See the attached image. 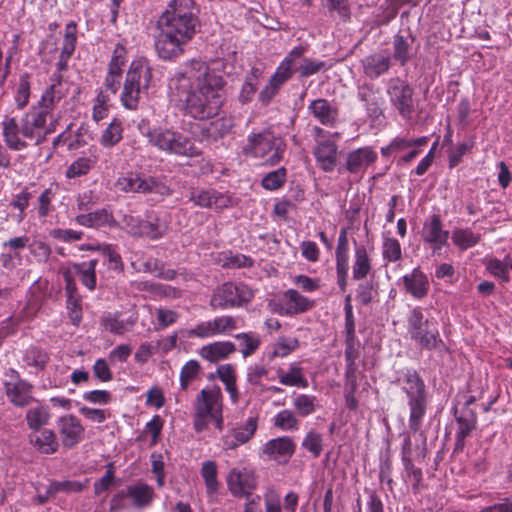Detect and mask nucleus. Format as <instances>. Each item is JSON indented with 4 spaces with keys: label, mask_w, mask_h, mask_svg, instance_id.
I'll return each mask as SVG.
<instances>
[{
    "label": "nucleus",
    "mask_w": 512,
    "mask_h": 512,
    "mask_svg": "<svg viewBox=\"0 0 512 512\" xmlns=\"http://www.w3.org/2000/svg\"><path fill=\"white\" fill-rule=\"evenodd\" d=\"M223 77L205 62L193 61L169 82L170 96L183 103L188 115L206 120L218 115L224 101Z\"/></svg>",
    "instance_id": "nucleus-1"
},
{
    "label": "nucleus",
    "mask_w": 512,
    "mask_h": 512,
    "mask_svg": "<svg viewBox=\"0 0 512 512\" xmlns=\"http://www.w3.org/2000/svg\"><path fill=\"white\" fill-rule=\"evenodd\" d=\"M198 16L193 0H171L156 23L154 46L163 60L183 55L185 46L196 34Z\"/></svg>",
    "instance_id": "nucleus-2"
},
{
    "label": "nucleus",
    "mask_w": 512,
    "mask_h": 512,
    "mask_svg": "<svg viewBox=\"0 0 512 512\" xmlns=\"http://www.w3.org/2000/svg\"><path fill=\"white\" fill-rule=\"evenodd\" d=\"M140 129H142L141 126ZM141 132L151 146L165 154L194 158L202 153L199 141L190 133L163 126L147 128L146 131L141 130Z\"/></svg>",
    "instance_id": "nucleus-3"
},
{
    "label": "nucleus",
    "mask_w": 512,
    "mask_h": 512,
    "mask_svg": "<svg viewBox=\"0 0 512 512\" xmlns=\"http://www.w3.org/2000/svg\"><path fill=\"white\" fill-rule=\"evenodd\" d=\"M154 87L153 68L148 59L138 57L132 60L126 72L120 102L127 110H136L140 101Z\"/></svg>",
    "instance_id": "nucleus-4"
},
{
    "label": "nucleus",
    "mask_w": 512,
    "mask_h": 512,
    "mask_svg": "<svg viewBox=\"0 0 512 512\" xmlns=\"http://www.w3.org/2000/svg\"><path fill=\"white\" fill-rule=\"evenodd\" d=\"M193 409L195 432L206 431L210 424H213L219 431L223 430V395L219 386L211 385L203 388L194 399Z\"/></svg>",
    "instance_id": "nucleus-5"
},
{
    "label": "nucleus",
    "mask_w": 512,
    "mask_h": 512,
    "mask_svg": "<svg viewBox=\"0 0 512 512\" xmlns=\"http://www.w3.org/2000/svg\"><path fill=\"white\" fill-rule=\"evenodd\" d=\"M285 150V140L268 129L250 133L243 146L245 156L257 159L261 164L269 166L278 164L282 160Z\"/></svg>",
    "instance_id": "nucleus-6"
},
{
    "label": "nucleus",
    "mask_w": 512,
    "mask_h": 512,
    "mask_svg": "<svg viewBox=\"0 0 512 512\" xmlns=\"http://www.w3.org/2000/svg\"><path fill=\"white\" fill-rule=\"evenodd\" d=\"M402 389L408 397L409 427L413 432H418L427 407L425 384L416 371L409 370L405 374Z\"/></svg>",
    "instance_id": "nucleus-7"
},
{
    "label": "nucleus",
    "mask_w": 512,
    "mask_h": 512,
    "mask_svg": "<svg viewBox=\"0 0 512 512\" xmlns=\"http://www.w3.org/2000/svg\"><path fill=\"white\" fill-rule=\"evenodd\" d=\"M408 332L422 348L428 350L438 349L443 345L437 322L424 319L420 308H414L408 316Z\"/></svg>",
    "instance_id": "nucleus-8"
},
{
    "label": "nucleus",
    "mask_w": 512,
    "mask_h": 512,
    "mask_svg": "<svg viewBox=\"0 0 512 512\" xmlns=\"http://www.w3.org/2000/svg\"><path fill=\"white\" fill-rule=\"evenodd\" d=\"M253 297V290L249 286L226 282L213 290L209 304L212 310H226L241 307Z\"/></svg>",
    "instance_id": "nucleus-9"
},
{
    "label": "nucleus",
    "mask_w": 512,
    "mask_h": 512,
    "mask_svg": "<svg viewBox=\"0 0 512 512\" xmlns=\"http://www.w3.org/2000/svg\"><path fill=\"white\" fill-rule=\"evenodd\" d=\"M22 137L41 144L48 134L55 130L56 120H52L39 107L32 106L22 118Z\"/></svg>",
    "instance_id": "nucleus-10"
},
{
    "label": "nucleus",
    "mask_w": 512,
    "mask_h": 512,
    "mask_svg": "<svg viewBox=\"0 0 512 512\" xmlns=\"http://www.w3.org/2000/svg\"><path fill=\"white\" fill-rule=\"evenodd\" d=\"M386 93L391 105L401 117L410 119L415 111L413 89L410 85L398 77L391 78L387 83Z\"/></svg>",
    "instance_id": "nucleus-11"
},
{
    "label": "nucleus",
    "mask_w": 512,
    "mask_h": 512,
    "mask_svg": "<svg viewBox=\"0 0 512 512\" xmlns=\"http://www.w3.org/2000/svg\"><path fill=\"white\" fill-rule=\"evenodd\" d=\"M237 328V318L231 315H222L198 323L194 328L187 331V336L206 339L219 335H228Z\"/></svg>",
    "instance_id": "nucleus-12"
},
{
    "label": "nucleus",
    "mask_w": 512,
    "mask_h": 512,
    "mask_svg": "<svg viewBox=\"0 0 512 512\" xmlns=\"http://www.w3.org/2000/svg\"><path fill=\"white\" fill-rule=\"evenodd\" d=\"M50 80V85L43 91L35 106L39 107L50 119L57 121L54 117V111L68 95L69 87L63 82V77L60 74H53Z\"/></svg>",
    "instance_id": "nucleus-13"
},
{
    "label": "nucleus",
    "mask_w": 512,
    "mask_h": 512,
    "mask_svg": "<svg viewBox=\"0 0 512 512\" xmlns=\"http://www.w3.org/2000/svg\"><path fill=\"white\" fill-rule=\"evenodd\" d=\"M57 431L63 447L71 449L84 439L85 428L81 420L73 414L60 416L56 421Z\"/></svg>",
    "instance_id": "nucleus-14"
},
{
    "label": "nucleus",
    "mask_w": 512,
    "mask_h": 512,
    "mask_svg": "<svg viewBox=\"0 0 512 512\" xmlns=\"http://www.w3.org/2000/svg\"><path fill=\"white\" fill-rule=\"evenodd\" d=\"M227 486L230 493L235 497L253 495L252 491L257 486L254 471L247 467L233 468L227 476Z\"/></svg>",
    "instance_id": "nucleus-15"
},
{
    "label": "nucleus",
    "mask_w": 512,
    "mask_h": 512,
    "mask_svg": "<svg viewBox=\"0 0 512 512\" xmlns=\"http://www.w3.org/2000/svg\"><path fill=\"white\" fill-rule=\"evenodd\" d=\"M161 183L154 177H146L136 172L121 175L115 187L125 193H150L157 191Z\"/></svg>",
    "instance_id": "nucleus-16"
},
{
    "label": "nucleus",
    "mask_w": 512,
    "mask_h": 512,
    "mask_svg": "<svg viewBox=\"0 0 512 512\" xmlns=\"http://www.w3.org/2000/svg\"><path fill=\"white\" fill-rule=\"evenodd\" d=\"M421 238L430 245L433 253H438L447 244L449 232L443 229V222L438 214H433L424 221Z\"/></svg>",
    "instance_id": "nucleus-17"
},
{
    "label": "nucleus",
    "mask_w": 512,
    "mask_h": 512,
    "mask_svg": "<svg viewBox=\"0 0 512 512\" xmlns=\"http://www.w3.org/2000/svg\"><path fill=\"white\" fill-rule=\"evenodd\" d=\"M313 305L312 300L301 295L297 290L288 289L282 296V304L278 308L274 307L273 311L283 316H292L310 310Z\"/></svg>",
    "instance_id": "nucleus-18"
},
{
    "label": "nucleus",
    "mask_w": 512,
    "mask_h": 512,
    "mask_svg": "<svg viewBox=\"0 0 512 512\" xmlns=\"http://www.w3.org/2000/svg\"><path fill=\"white\" fill-rule=\"evenodd\" d=\"M306 51L307 48L303 45L295 46L280 62L270 79L279 86L286 83L297 72L296 65L300 62L301 57Z\"/></svg>",
    "instance_id": "nucleus-19"
},
{
    "label": "nucleus",
    "mask_w": 512,
    "mask_h": 512,
    "mask_svg": "<svg viewBox=\"0 0 512 512\" xmlns=\"http://www.w3.org/2000/svg\"><path fill=\"white\" fill-rule=\"evenodd\" d=\"M190 200L199 207L216 210H222L231 205L230 196L214 189H194L191 191Z\"/></svg>",
    "instance_id": "nucleus-20"
},
{
    "label": "nucleus",
    "mask_w": 512,
    "mask_h": 512,
    "mask_svg": "<svg viewBox=\"0 0 512 512\" xmlns=\"http://www.w3.org/2000/svg\"><path fill=\"white\" fill-rule=\"evenodd\" d=\"M5 389L8 399L16 406L24 407L33 401V386L19 378L16 373L11 376L9 381L5 382Z\"/></svg>",
    "instance_id": "nucleus-21"
},
{
    "label": "nucleus",
    "mask_w": 512,
    "mask_h": 512,
    "mask_svg": "<svg viewBox=\"0 0 512 512\" xmlns=\"http://www.w3.org/2000/svg\"><path fill=\"white\" fill-rule=\"evenodd\" d=\"M2 136L6 146L13 151H21L28 147L26 138L22 137V123L15 117L6 116L2 123Z\"/></svg>",
    "instance_id": "nucleus-22"
},
{
    "label": "nucleus",
    "mask_w": 512,
    "mask_h": 512,
    "mask_svg": "<svg viewBox=\"0 0 512 512\" xmlns=\"http://www.w3.org/2000/svg\"><path fill=\"white\" fill-rule=\"evenodd\" d=\"M313 155L317 165L324 172H332L337 164L338 146L331 139L318 140Z\"/></svg>",
    "instance_id": "nucleus-23"
},
{
    "label": "nucleus",
    "mask_w": 512,
    "mask_h": 512,
    "mask_svg": "<svg viewBox=\"0 0 512 512\" xmlns=\"http://www.w3.org/2000/svg\"><path fill=\"white\" fill-rule=\"evenodd\" d=\"M295 450V444L287 436L278 437L269 440L262 448L263 454L269 459L275 461H286L292 456Z\"/></svg>",
    "instance_id": "nucleus-24"
},
{
    "label": "nucleus",
    "mask_w": 512,
    "mask_h": 512,
    "mask_svg": "<svg viewBox=\"0 0 512 512\" xmlns=\"http://www.w3.org/2000/svg\"><path fill=\"white\" fill-rule=\"evenodd\" d=\"M391 66V58L384 53H373L361 60L363 73L370 79H377L388 72Z\"/></svg>",
    "instance_id": "nucleus-25"
},
{
    "label": "nucleus",
    "mask_w": 512,
    "mask_h": 512,
    "mask_svg": "<svg viewBox=\"0 0 512 512\" xmlns=\"http://www.w3.org/2000/svg\"><path fill=\"white\" fill-rule=\"evenodd\" d=\"M377 159V153L370 147H362L347 155L346 169L350 173H360Z\"/></svg>",
    "instance_id": "nucleus-26"
},
{
    "label": "nucleus",
    "mask_w": 512,
    "mask_h": 512,
    "mask_svg": "<svg viewBox=\"0 0 512 512\" xmlns=\"http://www.w3.org/2000/svg\"><path fill=\"white\" fill-rule=\"evenodd\" d=\"M136 322V315L123 318L120 313H106L101 320L104 329L114 335H124L131 331Z\"/></svg>",
    "instance_id": "nucleus-27"
},
{
    "label": "nucleus",
    "mask_w": 512,
    "mask_h": 512,
    "mask_svg": "<svg viewBox=\"0 0 512 512\" xmlns=\"http://www.w3.org/2000/svg\"><path fill=\"white\" fill-rule=\"evenodd\" d=\"M406 291L416 299L425 297L429 290L427 276L419 269L414 268L411 273L402 277Z\"/></svg>",
    "instance_id": "nucleus-28"
},
{
    "label": "nucleus",
    "mask_w": 512,
    "mask_h": 512,
    "mask_svg": "<svg viewBox=\"0 0 512 512\" xmlns=\"http://www.w3.org/2000/svg\"><path fill=\"white\" fill-rule=\"evenodd\" d=\"M235 351L234 343L230 341H216L202 346L198 354L201 358L209 362H218L226 359Z\"/></svg>",
    "instance_id": "nucleus-29"
},
{
    "label": "nucleus",
    "mask_w": 512,
    "mask_h": 512,
    "mask_svg": "<svg viewBox=\"0 0 512 512\" xmlns=\"http://www.w3.org/2000/svg\"><path fill=\"white\" fill-rule=\"evenodd\" d=\"M308 109L321 124L326 126H333L338 116L337 108L322 98L313 100Z\"/></svg>",
    "instance_id": "nucleus-30"
},
{
    "label": "nucleus",
    "mask_w": 512,
    "mask_h": 512,
    "mask_svg": "<svg viewBox=\"0 0 512 512\" xmlns=\"http://www.w3.org/2000/svg\"><path fill=\"white\" fill-rule=\"evenodd\" d=\"M97 259H92L90 261L81 262V263H72L67 267L72 269V274H76L79 276L81 283L89 290L94 291L96 289V266Z\"/></svg>",
    "instance_id": "nucleus-31"
},
{
    "label": "nucleus",
    "mask_w": 512,
    "mask_h": 512,
    "mask_svg": "<svg viewBox=\"0 0 512 512\" xmlns=\"http://www.w3.org/2000/svg\"><path fill=\"white\" fill-rule=\"evenodd\" d=\"M277 375L279 382L284 386L308 387V380L304 375L303 368L296 362L290 363L287 370L279 369Z\"/></svg>",
    "instance_id": "nucleus-32"
},
{
    "label": "nucleus",
    "mask_w": 512,
    "mask_h": 512,
    "mask_svg": "<svg viewBox=\"0 0 512 512\" xmlns=\"http://www.w3.org/2000/svg\"><path fill=\"white\" fill-rule=\"evenodd\" d=\"M372 270L371 258L364 245H358L354 249V260L352 266V277L354 280H362Z\"/></svg>",
    "instance_id": "nucleus-33"
},
{
    "label": "nucleus",
    "mask_w": 512,
    "mask_h": 512,
    "mask_svg": "<svg viewBox=\"0 0 512 512\" xmlns=\"http://www.w3.org/2000/svg\"><path fill=\"white\" fill-rule=\"evenodd\" d=\"M126 496L132 500V504L137 508H143L153 500V488L145 483H136L129 485L124 491Z\"/></svg>",
    "instance_id": "nucleus-34"
},
{
    "label": "nucleus",
    "mask_w": 512,
    "mask_h": 512,
    "mask_svg": "<svg viewBox=\"0 0 512 512\" xmlns=\"http://www.w3.org/2000/svg\"><path fill=\"white\" fill-rule=\"evenodd\" d=\"M30 441L34 447L43 454H53L59 447L56 435L50 429H43L31 435Z\"/></svg>",
    "instance_id": "nucleus-35"
},
{
    "label": "nucleus",
    "mask_w": 512,
    "mask_h": 512,
    "mask_svg": "<svg viewBox=\"0 0 512 512\" xmlns=\"http://www.w3.org/2000/svg\"><path fill=\"white\" fill-rule=\"evenodd\" d=\"M486 270L494 277L501 279L502 281L508 282L509 270L512 269V257L507 254L500 260L495 257H486L483 260Z\"/></svg>",
    "instance_id": "nucleus-36"
},
{
    "label": "nucleus",
    "mask_w": 512,
    "mask_h": 512,
    "mask_svg": "<svg viewBox=\"0 0 512 512\" xmlns=\"http://www.w3.org/2000/svg\"><path fill=\"white\" fill-rule=\"evenodd\" d=\"M452 243L461 251L476 246L481 240V234L475 233L471 228H455L451 234Z\"/></svg>",
    "instance_id": "nucleus-37"
},
{
    "label": "nucleus",
    "mask_w": 512,
    "mask_h": 512,
    "mask_svg": "<svg viewBox=\"0 0 512 512\" xmlns=\"http://www.w3.org/2000/svg\"><path fill=\"white\" fill-rule=\"evenodd\" d=\"M169 228V222L166 217L155 216L144 222L143 237H148L152 240L163 237Z\"/></svg>",
    "instance_id": "nucleus-38"
},
{
    "label": "nucleus",
    "mask_w": 512,
    "mask_h": 512,
    "mask_svg": "<svg viewBox=\"0 0 512 512\" xmlns=\"http://www.w3.org/2000/svg\"><path fill=\"white\" fill-rule=\"evenodd\" d=\"M122 134V122L119 119H113L103 131L100 137V144L106 148L113 147L122 140Z\"/></svg>",
    "instance_id": "nucleus-39"
},
{
    "label": "nucleus",
    "mask_w": 512,
    "mask_h": 512,
    "mask_svg": "<svg viewBox=\"0 0 512 512\" xmlns=\"http://www.w3.org/2000/svg\"><path fill=\"white\" fill-rule=\"evenodd\" d=\"M413 37L411 35H400L397 34L394 37L393 47H394V58L400 62L401 65L407 63L410 58V48L413 44Z\"/></svg>",
    "instance_id": "nucleus-40"
},
{
    "label": "nucleus",
    "mask_w": 512,
    "mask_h": 512,
    "mask_svg": "<svg viewBox=\"0 0 512 512\" xmlns=\"http://www.w3.org/2000/svg\"><path fill=\"white\" fill-rule=\"evenodd\" d=\"M299 347L297 338L280 337L271 347L270 358H284Z\"/></svg>",
    "instance_id": "nucleus-41"
},
{
    "label": "nucleus",
    "mask_w": 512,
    "mask_h": 512,
    "mask_svg": "<svg viewBox=\"0 0 512 512\" xmlns=\"http://www.w3.org/2000/svg\"><path fill=\"white\" fill-rule=\"evenodd\" d=\"M329 65L325 61L308 58L304 55L301 57L300 62L296 65V70L300 77H309L320 71H326Z\"/></svg>",
    "instance_id": "nucleus-42"
},
{
    "label": "nucleus",
    "mask_w": 512,
    "mask_h": 512,
    "mask_svg": "<svg viewBox=\"0 0 512 512\" xmlns=\"http://www.w3.org/2000/svg\"><path fill=\"white\" fill-rule=\"evenodd\" d=\"M382 257L388 262H397L402 257L400 242L389 235L384 234L381 245Z\"/></svg>",
    "instance_id": "nucleus-43"
},
{
    "label": "nucleus",
    "mask_w": 512,
    "mask_h": 512,
    "mask_svg": "<svg viewBox=\"0 0 512 512\" xmlns=\"http://www.w3.org/2000/svg\"><path fill=\"white\" fill-rule=\"evenodd\" d=\"M261 75V71L258 68H252L250 74L246 77L245 82L242 85L239 100L242 103L250 102L257 90L258 81Z\"/></svg>",
    "instance_id": "nucleus-44"
},
{
    "label": "nucleus",
    "mask_w": 512,
    "mask_h": 512,
    "mask_svg": "<svg viewBox=\"0 0 512 512\" xmlns=\"http://www.w3.org/2000/svg\"><path fill=\"white\" fill-rule=\"evenodd\" d=\"M201 476L205 482L206 490L208 494L216 493L218 489L217 480V464L213 460L203 462L201 467Z\"/></svg>",
    "instance_id": "nucleus-45"
},
{
    "label": "nucleus",
    "mask_w": 512,
    "mask_h": 512,
    "mask_svg": "<svg viewBox=\"0 0 512 512\" xmlns=\"http://www.w3.org/2000/svg\"><path fill=\"white\" fill-rule=\"evenodd\" d=\"M24 363L34 368L36 371L43 370L49 361L48 354L37 347H30L26 350L24 357Z\"/></svg>",
    "instance_id": "nucleus-46"
},
{
    "label": "nucleus",
    "mask_w": 512,
    "mask_h": 512,
    "mask_svg": "<svg viewBox=\"0 0 512 512\" xmlns=\"http://www.w3.org/2000/svg\"><path fill=\"white\" fill-rule=\"evenodd\" d=\"M49 419V410L44 406L30 408L26 413L27 425L33 430H38L40 427L46 425Z\"/></svg>",
    "instance_id": "nucleus-47"
},
{
    "label": "nucleus",
    "mask_w": 512,
    "mask_h": 512,
    "mask_svg": "<svg viewBox=\"0 0 512 512\" xmlns=\"http://www.w3.org/2000/svg\"><path fill=\"white\" fill-rule=\"evenodd\" d=\"M31 94V83L27 73L22 74L19 78L18 85L14 92V100L17 108L23 109L29 103Z\"/></svg>",
    "instance_id": "nucleus-48"
},
{
    "label": "nucleus",
    "mask_w": 512,
    "mask_h": 512,
    "mask_svg": "<svg viewBox=\"0 0 512 512\" xmlns=\"http://www.w3.org/2000/svg\"><path fill=\"white\" fill-rule=\"evenodd\" d=\"M95 163V158L79 157L67 168L66 177L71 179L86 175L94 167Z\"/></svg>",
    "instance_id": "nucleus-49"
},
{
    "label": "nucleus",
    "mask_w": 512,
    "mask_h": 512,
    "mask_svg": "<svg viewBox=\"0 0 512 512\" xmlns=\"http://www.w3.org/2000/svg\"><path fill=\"white\" fill-rule=\"evenodd\" d=\"M287 171L284 167H280L267 173L261 180V185L264 189L275 191L280 189L286 182Z\"/></svg>",
    "instance_id": "nucleus-50"
},
{
    "label": "nucleus",
    "mask_w": 512,
    "mask_h": 512,
    "mask_svg": "<svg viewBox=\"0 0 512 512\" xmlns=\"http://www.w3.org/2000/svg\"><path fill=\"white\" fill-rule=\"evenodd\" d=\"M274 425L283 431H297L300 421L294 412L289 409H284L275 415Z\"/></svg>",
    "instance_id": "nucleus-51"
},
{
    "label": "nucleus",
    "mask_w": 512,
    "mask_h": 512,
    "mask_svg": "<svg viewBox=\"0 0 512 512\" xmlns=\"http://www.w3.org/2000/svg\"><path fill=\"white\" fill-rule=\"evenodd\" d=\"M301 445L314 458H317L323 451V436L315 430H310L304 436Z\"/></svg>",
    "instance_id": "nucleus-52"
},
{
    "label": "nucleus",
    "mask_w": 512,
    "mask_h": 512,
    "mask_svg": "<svg viewBox=\"0 0 512 512\" xmlns=\"http://www.w3.org/2000/svg\"><path fill=\"white\" fill-rule=\"evenodd\" d=\"M201 366L197 360L187 361L180 371V388L186 390L188 386L197 378Z\"/></svg>",
    "instance_id": "nucleus-53"
},
{
    "label": "nucleus",
    "mask_w": 512,
    "mask_h": 512,
    "mask_svg": "<svg viewBox=\"0 0 512 512\" xmlns=\"http://www.w3.org/2000/svg\"><path fill=\"white\" fill-rule=\"evenodd\" d=\"M315 401V396L298 394L293 399V407L300 416L307 417L316 411Z\"/></svg>",
    "instance_id": "nucleus-54"
},
{
    "label": "nucleus",
    "mask_w": 512,
    "mask_h": 512,
    "mask_svg": "<svg viewBox=\"0 0 512 512\" xmlns=\"http://www.w3.org/2000/svg\"><path fill=\"white\" fill-rule=\"evenodd\" d=\"M257 427L258 417L250 416L242 426L234 428L232 432L235 434V437L238 439V442H241L243 445L254 436Z\"/></svg>",
    "instance_id": "nucleus-55"
},
{
    "label": "nucleus",
    "mask_w": 512,
    "mask_h": 512,
    "mask_svg": "<svg viewBox=\"0 0 512 512\" xmlns=\"http://www.w3.org/2000/svg\"><path fill=\"white\" fill-rule=\"evenodd\" d=\"M125 63L126 49L123 45L117 44L109 62L107 73L122 77V71Z\"/></svg>",
    "instance_id": "nucleus-56"
},
{
    "label": "nucleus",
    "mask_w": 512,
    "mask_h": 512,
    "mask_svg": "<svg viewBox=\"0 0 512 512\" xmlns=\"http://www.w3.org/2000/svg\"><path fill=\"white\" fill-rule=\"evenodd\" d=\"M110 96L104 91L100 90L94 100L92 109V118L94 121L99 122L108 115Z\"/></svg>",
    "instance_id": "nucleus-57"
},
{
    "label": "nucleus",
    "mask_w": 512,
    "mask_h": 512,
    "mask_svg": "<svg viewBox=\"0 0 512 512\" xmlns=\"http://www.w3.org/2000/svg\"><path fill=\"white\" fill-rule=\"evenodd\" d=\"M357 96L361 102H363L368 111L373 113H377L378 111V103L376 93L373 88L369 84H363L359 86Z\"/></svg>",
    "instance_id": "nucleus-58"
},
{
    "label": "nucleus",
    "mask_w": 512,
    "mask_h": 512,
    "mask_svg": "<svg viewBox=\"0 0 512 512\" xmlns=\"http://www.w3.org/2000/svg\"><path fill=\"white\" fill-rule=\"evenodd\" d=\"M402 463L405 470L406 480L412 482L413 492L417 493L422 482V470L416 467L411 459L402 460Z\"/></svg>",
    "instance_id": "nucleus-59"
},
{
    "label": "nucleus",
    "mask_w": 512,
    "mask_h": 512,
    "mask_svg": "<svg viewBox=\"0 0 512 512\" xmlns=\"http://www.w3.org/2000/svg\"><path fill=\"white\" fill-rule=\"evenodd\" d=\"M336 266H348L349 247L345 229L340 231L336 248Z\"/></svg>",
    "instance_id": "nucleus-60"
},
{
    "label": "nucleus",
    "mask_w": 512,
    "mask_h": 512,
    "mask_svg": "<svg viewBox=\"0 0 512 512\" xmlns=\"http://www.w3.org/2000/svg\"><path fill=\"white\" fill-rule=\"evenodd\" d=\"M56 187L50 186L46 188L39 196L38 215L46 217L52 211V201L56 196Z\"/></svg>",
    "instance_id": "nucleus-61"
},
{
    "label": "nucleus",
    "mask_w": 512,
    "mask_h": 512,
    "mask_svg": "<svg viewBox=\"0 0 512 512\" xmlns=\"http://www.w3.org/2000/svg\"><path fill=\"white\" fill-rule=\"evenodd\" d=\"M235 337L240 341L241 353L245 358L252 355L260 345V340L250 333H240Z\"/></svg>",
    "instance_id": "nucleus-62"
},
{
    "label": "nucleus",
    "mask_w": 512,
    "mask_h": 512,
    "mask_svg": "<svg viewBox=\"0 0 512 512\" xmlns=\"http://www.w3.org/2000/svg\"><path fill=\"white\" fill-rule=\"evenodd\" d=\"M51 491L55 494L59 492L66 493H77L81 492L87 485L86 483H81L79 481H54L50 484Z\"/></svg>",
    "instance_id": "nucleus-63"
},
{
    "label": "nucleus",
    "mask_w": 512,
    "mask_h": 512,
    "mask_svg": "<svg viewBox=\"0 0 512 512\" xmlns=\"http://www.w3.org/2000/svg\"><path fill=\"white\" fill-rule=\"evenodd\" d=\"M265 512H282L281 498L279 493L273 489L268 488L264 495Z\"/></svg>",
    "instance_id": "nucleus-64"
}]
</instances>
